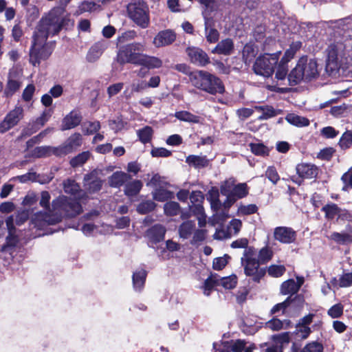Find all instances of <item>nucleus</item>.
Instances as JSON below:
<instances>
[{
  "mask_svg": "<svg viewBox=\"0 0 352 352\" xmlns=\"http://www.w3.org/2000/svg\"><path fill=\"white\" fill-rule=\"evenodd\" d=\"M298 290V285H296V281L293 279L283 282L280 286V293L284 295L294 294Z\"/></svg>",
  "mask_w": 352,
  "mask_h": 352,
  "instance_id": "32",
  "label": "nucleus"
},
{
  "mask_svg": "<svg viewBox=\"0 0 352 352\" xmlns=\"http://www.w3.org/2000/svg\"><path fill=\"white\" fill-rule=\"evenodd\" d=\"M82 144V137L80 133H74L71 135L66 142V150L70 151L72 149L76 148Z\"/></svg>",
  "mask_w": 352,
  "mask_h": 352,
  "instance_id": "40",
  "label": "nucleus"
},
{
  "mask_svg": "<svg viewBox=\"0 0 352 352\" xmlns=\"http://www.w3.org/2000/svg\"><path fill=\"white\" fill-rule=\"evenodd\" d=\"M146 185L151 186L156 189L160 187H166L168 182L164 177H161L159 174H155Z\"/></svg>",
  "mask_w": 352,
  "mask_h": 352,
  "instance_id": "48",
  "label": "nucleus"
},
{
  "mask_svg": "<svg viewBox=\"0 0 352 352\" xmlns=\"http://www.w3.org/2000/svg\"><path fill=\"white\" fill-rule=\"evenodd\" d=\"M50 195L47 191L41 193L40 205L48 210L49 213L38 212L32 217V221L39 229L47 225H53L61 221V215L58 212H64L69 217H74L82 211L80 204L76 200L60 196L52 201L53 211L50 207Z\"/></svg>",
  "mask_w": 352,
  "mask_h": 352,
  "instance_id": "2",
  "label": "nucleus"
},
{
  "mask_svg": "<svg viewBox=\"0 0 352 352\" xmlns=\"http://www.w3.org/2000/svg\"><path fill=\"white\" fill-rule=\"evenodd\" d=\"M273 256V251L269 247H263L258 252V261L261 263H265L270 261Z\"/></svg>",
  "mask_w": 352,
  "mask_h": 352,
  "instance_id": "46",
  "label": "nucleus"
},
{
  "mask_svg": "<svg viewBox=\"0 0 352 352\" xmlns=\"http://www.w3.org/2000/svg\"><path fill=\"white\" fill-rule=\"evenodd\" d=\"M176 39V34L170 30H162L158 32L153 38V43L156 47L169 45Z\"/></svg>",
  "mask_w": 352,
  "mask_h": 352,
  "instance_id": "12",
  "label": "nucleus"
},
{
  "mask_svg": "<svg viewBox=\"0 0 352 352\" xmlns=\"http://www.w3.org/2000/svg\"><path fill=\"white\" fill-rule=\"evenodd\" d=\"M137 133L140 140L143 144H146L151 141L153 136V130L151 126H146L144 128L138 130Z\"/></svg>",
  "mask_w": 352,
  "mask_h": 352,
  "instance_id": "41",
  "label": "nucleus"
},
{
  "mask_svg": "<svg viewBox=\"0 0 352 352\" xmlns=\"http://www.w3.org/2000/svg\"><path fill=\"white\" fill-rule=\"evenodd\" d=\"M164 210L166 214L169 216H175L179 214L180 207L178 203L175 201H169L165 204Z\"/></svg>",
  "mask_w": 352,
  "mask_h": 352,
  "instance_id": "50",
  "label": "nucleus"
},
{
  "mask_svg": "<svg viewBox=\"0 0 352 352\" xmlns=\"http://www.w3.org/2000/svg\"><path fill=\"white\" fill-rule=\"evenodd\" d=\"M107 47V43L104 41H100L93 45L89 50L86 58L89 63H94L102 54L103 52Z\"/></svg>",
  "mask_w": 352,
  "mask_h": 352,
  "instance_id": "17",
  "label": "nucleus"
},
{
  "mask_svg": "<svg viewBox=\"0 0 352 352\" xmlns=\"http://www.w3.org/2000/svg\"><path fill=\"white\" fill-rule=\"evenodd\" d=\"M100 129V124L98 121L89 122L85 123L83 125V131H85L87 134L94 133L97 132Z\"/></svg>",
  "mask_w": 352,
  "mask_h": 352,
  "instance_id": "61",
  "label": "nucleus"
},
{
  "mask_svg": "<svg viewBox=\"0 0 352 352\" xmlns=\"http://www.w3.org/2000/svg\"><path fill=\"white\" fill-rule=\"evenodd\" d=\"M190 81L194 87L210 94H222L224 91L221 80L205 71H195L190 73Z\"/></svg>",
  "mask_w": 352,
  "mask_h": 352,
  "instance_id": "4",
  "label": "nucleus"
},
{
  "mask_svg": "<svg viewBox=\"0 0 352 352\" xmlns=\"http://www.w3.org/2000/svg\"><path fill=\"white\" fill-rule=\"evenodd\" d=\"M322 344L318 342H311L307 344L301 352H322Z\"/></svg>",
  "mask_w": 352,
  "mask_h": 352,
  "instance_id": "64",
  "label": "nucleus"
},
{
  "mask_svg": "<svg viewBox=\"0 0 352 352\" xmlns=\"http://www.w3.org/2000/svg\"><path fill=\"white\" fill-rule=\"evenodd\" d=\"M255 109L263 112V114L258 118L259 120H267L277 116L280 113L279 111L275 110L271 106H259L256 107Z\"/></svg>",
  "mask_w": 352,
  "mask_h": 352,
  "instance_id": "37",
  "label": "nucleus"
},
{
  "mask_svg": "<svg viewBox=\"0 0 352 352\" xmlns=\"http://www.w3.org/2000/svg\"><path fill=\"white\" fill-rule=\"evenodd\" d=\"M63 188L66 193L72 195L76 194L80 190L78 184L72 179H67L63 183Z\"/></svg>",
  "mask_w": 352,
  "mask_h": 352,
  "instance_id": "53",
  "label": "nucleus"
},
{
  "mask_svg": "<svg viewBox=\"0 0 352 352\" xmlns=\"http://www.w3.org/2000/svg\"><path fill=\"white\" fill-rule=\"evenodd\" d=\"M175 116L178 120L184 122L192 123H199L200 122V118L199 116H197L186 111H181L176 112Z\"/></svg>",
  "mask_w": 352,
  "mask_h": 352,
  "instance_id": "36",
  "label": "nucleus"
},
{
  "mask_svg": "<svg viewBox=\"0 0 352 352\" xmlns=\"http://www.w3.org/2000/svg\"><path fill=\"white\" fill-rule=\"evenodd\" d=\"M351 49V41L345 40L344 42H336L328 47V62L332 63L336 67L345 68L344 65L348 59L352 60L349 55Z\"/></svg>",
  "mask_w": 352,
  "mask_h": 352,
  "instance_id": "5",
  "label": "nucleus"
},
{
  "mask_svg": "<svg viewBox=\"0 0 352 352\" xmlns=\"http://www.w3.org/2000/svg\"><path fill=\"white\" fill-rule=\"evenodd\" d=\"M257 209L255 204L241 205L238 208L237 213L239 215H249L255 213Z\"/></svg>",
  "mask_w": 352,
  "mask_h": 352,
  "instance_id": "59",
  "label": "nucleus"
},
{
  "mask_svg": "<svg viewBox=\"0 0 352 352\" xmlns=\"http://www.w3.org/2000/svg\"><path fill=\"white\" fill-rule=\"evenodd\" d=\"M131 179V177L122 171H117L109 177V186L113 188H120Z\"/></svg>",
  "mask_w": 352,
  "mask_h": 352,
  "instance_id": "21",
  "label": "nucleus"
},
{
  "mask_svg": "<svg viewBox=\"0 0 352 352\" xmlns=\"http://www.w3.org/2000/svg\"><path fill=\"white\" fill-rule=\"evenodd\" d=\"M344 307L341 303L332 306L327 311L328 315L332 318L340 317L343 314Z\"/></svg>",
  "mask_w": 352,
  "mask_h": 352,
  "instance_id": "60",
  "label": "nucleus"
},
{
  "mask_svg": "<svg viewBox=\"0 0 352 352\" xmlns=\"http://www.w3.org/2000/svg\"><path fill=\"white\" fill-rule=\"evenodd\" d=\"M162 65V60L158 57L142 54L138 65L144 66L148 69H153L160 68Z\"/></svg>",
  "mask_w": 352,
  "mask_h": 352,
  "instance_id": "22",
  "label": "nucleus"
},
{
  "mask_svg": "<svg viewBox=\"0 0 352 352\" xmlns=\"http://www.w3.org/2000/svg\"><path fill=\"white\" fill-rule=\"evenodd\" d=\"M81 122V116L76 111H71L63 120L61 129L69 130L77 126Z\"/></svg>",
  "mask_w": 352,
  "mask_h": 352,
  "instance_id": "19",
  "label": "nucleus"
},
{
  "mask_svg": "<svg viewBox=\"0 0 352 352\" xmlns=\"http://www.w3.org/2000/svg\"><path fill=\"white\" fill-rule=\"evenodd\" d=\"M285 120L289 124L298 127L307 126L309 124V120L307 118L294 113H289Z\"/></svg>",
  "mask_w": 352,
  "mask_h": 352,
  "instance_id": "29",
  "label": "nucleus"
},
{
  "mask_svg": "<svg viewBox=\"0 0 352 352\" xmlns=\"http://www.w3.org/2000/svg\"><path fill=\"white\" fill-rule=\"evenodd\" d=\"M205 31L206 39L210 43H215L218 41L219 37V32L210 26L209 19H205Z\"/></svg>",
  "mask_w": 352,
  "mask_h": 352,
  "instance_id": "34",
  "label": "nucleus"
},
{
  "mask_svg": "<svg viewBox=\"0 0 352 352\" xmlns=\"http://www.w3.org/2000/svg\"><path fill=\"white\" fill-rule=\"evenodd\" d=\"M20 87V82L15 80H9L4 94L7 97L11 96L16 92Z\"/></svg>",
  "mask_w": 352,
  "mask_h": 352,
  "instance_id": "58",
  "label": "nucleus"
},
{
  "mask_svg": "<svg viewBox=\"0 0 352 352\" xmlns=\"http://www.w3.org/2000/svg\"><path fill=\"white\" fill-rule=\"evenodd\" d=\"M301 47H302L301 42H300V41L293 42L290 45L289 49H287L285 51L283 58L290 61L294 58L296 53L301 48Z\"/></svg>",
  "mask_w": 352,
  "mask_h": 352,
  "instance_id": "44",
  "label": "nucleus"
},
{
  "mask_svg": "<svg viewBox=\"0 0 352 352\" xmlns=\"http://www.w3.org/2000/svg\"><path fill=\"white\" fill-rule=\"evenodd\" d=\"M330 239L336 243H346L352 242V234L333 232Z\"/></svg>",
  "mask_w": 352,
  "mask_h": 352,
  "instance_id": "43",
  "label": "nucleus"
},
{
  "mask_svg": "<svg viewBox=\"0 0 352 352\" xmlns=\"http://www.w3.org/2000/svg\"><path fill=\"white\" fill-rule=\"evenodd\" d=\"M219 286V282L217 281V275L212 274L208 278L204 283V293L206 296H209L211 290L215 287Z\"/></svg>",
  "mask_w": 352,
  "mask_h": 352,
  "instance_id": "42",
  "label": "nucleus"
},
{
  "mask_svg": "<svg viewBox=\"0 0 352 352\" xmlns=\"http://www.w3.org/2000/svg\"><path fill=\"white\" fill-rule=\"evenodd\" d=\"M155 204L149 200L142 202L137 208V211L140 214H146L154 210L155 208Z\"/></svg>",
  "mask_w": 352,
  "mask_h": 352,
  "instance_id": "57",
  "label": "nucleus"
},
{
  "mask_svg": "<svg viewBox=\"0 0 352 352\" xmlns=\"http://www.w3.org/2000/svg\"><path fill=\"white\" fill-rule=\"evenodd\" d=\"M234 49L233 41L230 38H226L220 41L212 50L213 54L229 55Z\"/></svg>",
  "mask_w": 352,
  "mask_h": 352,
  "instance_id": "23",
  "label": "nucleus"
},
{
  "mask_svg": "<svg viewBox=\"0 0 352 352\" xmlns=\"http://www.w3.org/2000/svg\"><path fill=\"white\" fill-rule=\"evenodd\" d=\"M322 211L324 212L325 217L333 219L335 217L344 219L347 217L348 212L346 210L339 208L336 204H328L324 206Z\"/></svg>",
  "mask_w": 352,
  "mask_h": 352,
  "instance_id": "15",
  "label": "nucleus"
},
{
  "mask_svg": "<svg viewBox=\"0 0 352 352\" xmlns=\"http://www.w3.org/2000/svg\"><path fill=\"white\" fill-rule=\"evenodd\" d=\"M231 351L233 352H252L254 349L253 344L247 346V342L244 340H236L229 342Z\"/></svg>",
  "mask_w": 352,
  "mask_h": 352,
  "instance_id": "24",
  "label": "nucleus"
},
{
  "mask_svg": "<svg viewBox=\"0 0 352 352\" xmlns=\"http://www.w3.org/2000/svg\"><path fill=\"white\" fill-rule=\"evenodd\" d=\"M274 238L281 243L289 244L296 239V232L290 227L278 226L274 230Z\"/></svg>",
  "mask_w": 352,
  "mask_h": 352,
  "instance_id": "11",
  "label": "nucleus"
},
{
  "mask_svg": "<svg viewBox=\"0 0 352 352\" xmlns=\"http://www.w3.org/2000/svg\"><path fill=\"white\" fill-rule=\"evenodd\" d=\"M257 50L255 47L251 44H247L245 45L243 50V57L247 63L250 62L256 55Z\"/></svg>",
  "mask_w": 352,
  "mask_h": 352,
  "instance_id": "47",
  "label": "nucleus"
},
{
  "mask_svg": "<svg viewBox=\"0 0 352 352\" xmlns=\"http://www.w3.org/2000/svg\"><path fill=\"white\" fill-rule=\"evenodd\" d=\"M23 109L21 107H16L11 111L0 123V132L5 133L23 118Z\"/></svg>",
  "mask_w": 352,
  "mask_h": 352,
  "instance_id": "10",
  "label": "nucleus"
},
{
  "mask_svg": "<svg viewBox=\"0 0 352 352\" xmlns=\"http://www.w3.org/2000/svg\"><path fill=\"white\" fill-rule=\"evenodd\" d=\"M166 187H160L155 189L153 192V198L158 201H164L167 199H172L174 196L173 193L165 188Z\"/></svg>",
  "mask_w": 352,
  "mask_h": 352,
  "instance_id": "30",
  "label": "nucleus"
},
{
  "mask_svg": "<svg viewBox=\"0 0 352 352\" xmlns=\"http://www.w3.org/2000/svg\"><path fill=\"white\" fill-rule=\"evenodd\" d=\"M296 171L298 175L305 179H313L318 175V168L311 164H300L296 167Z\"/></svg>",
  "mask_w": 352,
  "mask_h": 352,
  "instance_id": "18",
  "label": "nucleus"
},
{
  "mask_svg": "<svg viewBox=\"0 0 352 352\" xmlns=\"http://www.w3.org/2000/svg\"><path fill=\"white\" fill-rule=\"evenodd\" d=\"M145 50V45L142 43H133L121 48L116 60L120 65L132 63L139 65L142 52Z\"/></svg>",
  "mask_w": 352,
  "mask_h": 352,
  "instance_id": "8",
  "label": "nucleus"
},
{
  "mask_svg": "<svg viewBox=\"0 0 352 352\" xmlns=\"http://www.w3.org/2000/svg\"><path fill=\"white\" fill-rule=\"evenodd\" d=\"M241 260L245 275L251 277L254 282L259 283L265 275L266 270L259 267L260 262L254 257V250L245 249Z\"/></svg>",
  "mask_w": 352,
  "mask_h": 352,
  "instance_id": "6",
  "label": "nucleus"
},
{
  "mask_svg": "<svg viewBox=\"0 0 352 352\" xmlns=\"http://www.w3.org/2000/svg\"><path fill=\"white\" fill-rule=\"evenodd\" d=\"M352 144V132L350 131H346L344 132L341 136L339 145L342 149H347Z\"/></svg>",
  "mask_w": 352,
  "mask_h": 352,
  "instance_id": "52",
  "label": "nucleus"
},
{
  "mask_svg": "<svg viewBox=\"0 0 352 352\" xmlns=\"http://www.w3.org/2000/svg\"><path fill=\"white\" fill-rule=\"evenodd\" d=\"M70 24L73 21L69 16L60 19L54 10L41 19L33 34L30 50V61L34 66L47 59L52 52V45L47 42L48 36L57 34L62 27Z\"/></svg>",
  "mask_w": 352,
  "mask_h": 352,
  "instance_id": "1",
  "label": "nucleus"
},
{
  "mask_svg": "<svg viewBox=\"0 0 352 352\" xmlns=\"http://www.w3.org/2000/svg\"><path fill=\"white\" fill-rule=\"evenodd\" d=\"M318 74L316 60L303 56L298 59L296 67L288 75V80L291 85H296L302 80H311Z\"/></svg>",
  "mask_w": 352,
  "mask_h": 352,
  "instance_id": "3",
  "label": "nucleus"
},
{
  "mask_svg": "<svg viewBox=\"0 0 352 352\" xmlns=\"http://www.w3.org/2000/svg\"><path fill=\"white\" fill-rule=\"evenodd\" d=\"M166 229L161 225H155L146 232V236L149 241L156 243L162 241L164 237Z\"/></svg>",
  "mask_w": 352,
  "mask_h": 352,
  "instance_id": "20",
  "label": "nucleus"
},
{
  "mask_svg": "<svg viewBox=\"0 0 352 352\" xmlns=\"http://www.w3.org/2000/svg\"><path fill=\"white\" fill-rule=\"evenodd\" d=\"M129 17L138 26L146 28L150 23L149 10L142 1L134 0L127 6Z\"/></svg>",
  "mask_w": 352,
  "mask_h": 352,
  "instance_id": "7",
  "label": "nucleus"
},
{
  "mask_svg": "<svg viewBox=\"0 0 352 352\" xmlns=\"http://www.w3.org/2000/svg\"><path fill=\"white\" fill-rule=\"evenodd\" d=\"M341 180L344 184L343 190H346L349 187L352 188V167H351L347 172L342 175Z\"/></svg>",
  "mask_w": 352,
  "mask_h": 352,
  "instance_id": "63",
  "label": "nucleus"
},
{
  "mask_svg": "<svg viewBox=\"0 0 352 352\" xmlns=\"http://www.w3.org/2000/svg\"><path fill=\"white\" fill-rule=\"evenodd\" d=\"M289 61L282 57L280 60L276 64V72L275 74L276 78L278 80H283L285 78L288 72V63Z\"/></svg>",
  "mask_w": 352,
  "mask_h": 352,
  "instance_id": "33",
  "label": "nucleus"
},
{
  "mask_svg": "<svg viewBox=\"0 0 352 352\" xmlns=\"http://www.w3.org/2000/svg\"><path fill=\"white\" fill-rule=\"evenodd\" d=\"M142 188V182L140 180H133L127 182L124 187V194L129 197L137 195Z\"/></svg>",
  "mask_w": 352,
  "mask_h": 352,
  "instance_id": "27",
  "label": "nucleus"
},
{
  "mask_svg": "<svg viewBox=\"0 0 352 352\" xmlns=\"http://www.w3.org/2000/svg\"><path fill=\"white\" fill-rule=\"evenodd\" d=\"M209 199L212 208L216 211V215H218V210L221 208V204L219 199V192L217 190H212L209 192Z\"/></svg>",
  "mask_w": 352,
  "mask_h": 352,
  "instance_id": "49",
  "label": "nucleus"
},
{
  "mask_svg": "<svg viewBox=\"0 0 352 352\" xmlns=\"http://www.w3.org/2000/svg\"><path fill=\"white\" fill-rule=\"evenodd\" d=\"M96 8V4L92 1H83L82 2L76 11V15H80L83 12H92Z\"/></svg>",
  "mask_w": 352,
  "mask_h": 352,
  "instance_id": "54",
  "label": "nucleus"
},
{
  "mask_svg": "<svg viewBox=\"0 0 352 352\" xmlns=\"http://www.w3.org/2000/svg\"><path fill=\"white\" fill-rule=\"evenodd\" d=\"M217 281L219 282V285L222 286L225 289H230L236 287L237 278L235 275L223 278L217 276Z\"/></svg>",
  "mask_w": 352,
  "mask_h": 352,
  "instance_id": "38",
  "label": "nucleus"
},
{
  "mask_svg": "<svg viewBox=\"0 0 352 352\" xmlns=\"http://www.w3.org/2000/svg\"><path fill=\"white\" fill-rule=\"evenodd\" d=\"M195 230V223L192 221H186L179 227V236L184 239H188Z\"/></svg>",
  "mask_w": 352,
  "mask_h": 352,
  "instance_id": "25",
  "label": "nucleus"
},
{
  "mask_svg": "<svg viewBox=\"0 0 352 352\" xmlns=\"http://www.w3.org/2000/svg\"><path fill=\"white\" fill-rule=\"evenodd\" d=\"M14 218L12 216L8 217L6 220L8 236H7V243L9 245L14 246L17 242V238L15 234V228L14 226Z\"/></svg>",
  "mask_w": 352,
  "mask_h": 352,
  "instance_id": "26",
  "label": "nucleus"
},
{
  "mask_svg": "<svg viewBox=\"0 0 352 352\" xmlns=\"http://www.w3.org/2000/svg\"><path fill=\"white\" fill-rule=\"evenodd\" d=\"M267 272L270 276L278 278L285 274L286 268L283 265L272 264L267 267Z\"/></svg>",
  "mask_w": 352,
  "mask_h": 352,
  "instance_id": "39",
  "label": "nucleus"
},
{
  "mask_svg": "<svg viewBox=\"0 0 352 352\" xmlns=\"http://www.w3.org/2000/svg\"><path fill=\"white\" fill-rule=\"evenodd\" d=\"M352 285V273L342 274L339 278V287H348Z\"/></svg>",
  "mask_w": 352,
  "mask_h": 352,
  "instance_id": "62",
  "label": "nucleus"
},
{
  "mask_svg": "<svg viewBox=\"0 0 352 352\" xmlns=\"http://www.w3.org/2000/svg\"><path fill=\"white\" fill-rule=\"evenodd\" d=\"M188 55L192 63L199 66H205L209 63V58L206 52L199 48L188 47L187 49Z\"/></svg>",
  "mask_w": 352,
  "mask_h": 352,
  "instance_id": "16",
  "label": "nucleus"
},
{
  "mask_svg": "<svg viewBox=\"0 0 352 352\" xmlns=\"http://www.w3.org/2000/svg\"><path fill=\"white\" fill-rule=\"evenodd\" d=\"M241 227L242 222L241 220L236 219H232L228 226V235L231 236L237 234L241 230Z\"/></svg>",
  "mask_w": 352,
  "mask_h": 352,
  "instance_id": "56",
  "label": "nucleus"
},
{
  "mask_svg": "<svg viewBox=\"0 0 352 352\" xmlns=\"http://www.w3.org/2000/svg\"><path fill=\"white\" fill-rule=\"evenodd\" d=\"M146 277V272L144 270H140L133 273V283L135 290H140L144 285Z\"/></svg>",
  "mask_w": 352,
  "mask_h": 352,
  "instance_id": "31",
  "label": "nucleus"
},
{
  "mask_svg": "<svg viewBox=\"0 0 352 352\" xmlns=\"http://www.w3.org/2000/svg\"><path fill=\"white\" fill-rule=\"evenodd\" d=\"M272 339L276 345L281 346V349L285 344H288L290 340L289 333L288 332L282 333L272 336Z\"/></svg>",
  "mask_w": 352,
  "mask_h": 352,
  "instance_id": "55",
  "label": "nucleus"
},
{
  "mask_svg": "<svg viewBox=\"0 0 352 352\" xmlns=\"http://www.w3.org/2000/svg\"><path fill=\"white\" fill-rule=\"evenodd\" d=\"M301 47H302L301 42H300V41L293 42L290 45L289 49H287L285 51L283 58L290 61L294 58L296 53L301 48Z\"/></svg>",
  "mask_w": 352,
  "mask_h": 352,
  "instance_id": "45",
  "label": "nucleus"
},
{
  "mask_svg": "<svg viewBox=\"0 0 352 352\" xmlns=\"http://www.w3.org/2000/svg\"><path fill=\"white\" fill-rule=\"evenodd\" d=\"M280 54V52H278L258 57L253 65L255 74L264 77L271 76L274 72V67L278 63Z\"/></svg>",
  "mask_w": 352,
  "mask_h": 352,
  "instance_id": "9",
  "label": "nucleus"
},
{
  "mask_svg": "<svg viewBox=\"0 0 352 352\" xmlns=\"http://www.w3.org/2000/svg\"><path fill=\"white\" fill-rule=\"evenodd\" d=\"M90 157V153L88 151L82 152L78 154L76 157L72 158L70 161V164L73 167H76L85 164Z\"/></svg>",
  "mask_w": 352,
  "mask_h": 352,
  "instance_id": "51",
  "label": "nucleus"
},
{
  "mask_svg": "<svg viewBox=\"0 0 352 352\" xmlns=\"http://www.w3.org/2000/svg\"><path fill=\"white\" fill-rule=\"evenodd\" d=\"M249 146L251 151L256 155L265 157L269 155L270 148L263 143H250Z\"/></svg>",
  "mask_w": 352,
  "mask_h": 352,
  "instance_id": "35",
  "label": "nucleus"
},
{
  "mask_svg": "<svg viewBox=\"0 0 352 352\" xmlns=\"http://www.w3.org/2000/svg\"><path fill=\"white\" fill-rule=\"evenodd\" d=\"M100 172L99 170H95L85 176V186L89 192H94L100 190L102 185V180L98 177Z\"/></svg>",
  "mask_w": 352,
  "mask_h": 352,
  "instance_id": "13",
  "label": "nucleus"
},
{
  "mask_svg": "<svg viewBox=\"0 0 352 352\" xmlns=\"http://www.w3.org/2000/svg\"><path fill=\"white\" fill-rule=\"evenodd\" d=\"M232 185V184L231 182H226V184L221 186V193L227 196L232 195L237 198H242L248 194L247 186L245 184H239L231 190L230 188Z\"/></svg>",
  "mask_w": 352,
  "mask_h": 352,
  "instance_id": "14",
  "label": "nucleus"
},
{
  "mask_svg": "<svg viewBox=\"0 0 352 352\" xmlns=\"http://www.w3.org/2000/svg\"><path fill=\"white\" fill-rule=\"evenodd\" d=\"M186 162L195 168H203L208 164V160L206 157L202 155H189L186 157Z\"/></svg>",
  "mask_w": 352,
  "mask_h": 352,
  "instance_id": "28",
  "label": "nucleus"
}]
</instances>
